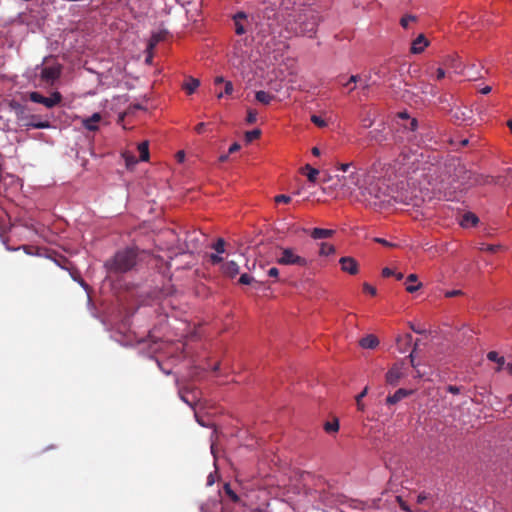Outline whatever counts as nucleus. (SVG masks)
<instances>
[{
  "mask_svg": "<svg viewBox=\"0 0 512 512\" xmlns=\"http://www.w3.org/2000/svg\"><path fill=\"white\" fill-rule=\"evenodd\" d=\"M223 493L234 503L239 501L238 495L231 488L229 483H225L223 486Z\"/></svg>",
  "mask_w": 512,
  "mask_h": 512,
  "instance_id": "23",
  "label": "nucleus"
},
{
  "mask_svg": "<svg viewBox=\"0 0 512 512\" xmlns=\"http://www.w3.org/2000/svg\"><path fill=\"white\" fill-rule=\"evenodd\" d=\"M246 18V14L244 12H238L235 16H234V20L235 21H239V19H244Z\"/></svg>",
  "mask_w": 512,
  "mask_h": 512,
  "instance_id": "52",
  "label": "nucleus"
},
{
  "mask_svg": "<svg viewBox=\"0 0 512 512\" xmlns=\"http://www.w3.org/2000/svg\"><path fill=\"white\" fill-rule=\"evenodd\" d=\"M428 72L431 74V76L435 77L437 81H440L445 78L446 72L442 67H429Z\"/></svg>",
  "mask_w": 512,
  "mask_h": 512,
  "instance_id": "24",
  "label": "nucleus"
},
{
  "mask_svg": "<svg viewBox=\"0 0 512 512\" xmlns=\"http://www.w3.org/2000/svg\"><path fill=\"white\" fill-rule=\"evenodd\" d=\"M413 393V390H406L403 388L398 389L393 395L387 397L386 402L388 404H396L402 399L410 396Z\"/></svg>",
  "mask_w": 512,
  "mask_h": 512,
  "instance_id": "12",
  "label": "nucleus"
},
{
  "mask_svg": "<svg viewBox=\"0 0 512 512\" xmlns=\"http://www.w3.org/2000/svg\"><path fill=\"white\" fill-rule=\"evenodd\" d=\"M478 223V217L473 213H466L462 216L460 225L464 228L473 227Z\"/></svg>",
  "mask_w": 512,
  "mask_h": 512,
  "instance_id": "18",
  "label": "nucleus"
},
{
  "mask_svg": "<svg viewBox=\"0 0 512 512\" xmlns=\"http://www.w3.org/2000/svg\"><path fill=\"white\" fill-rule=\"evenodd\" d=\"M507 126L510 129V131L512 132V119L507 121Z\"/></svg>",
  "mask_w": 512,
  "mask_h": 512,
  "instance_id": "63",
  "label": "nucleus"
},
{
  "mask_svg": "<svg viewBox=\"0 0 512 512\" xmlns=\"http://www.w3.org/2000/svg\"><path fill=\"white\" fill-rule=\"evenodd\" d=\"M311 121L318 127L323 128L327 126V122L320 116L312 115Z\"/></svg>",
  "mask_w": 512,
  "mask_h": 512,
  "instance_id": "34",
  "label": "nucleus"
},
{
  "mask_svg": "<svg viewBox=\"0 0 512 512\" xmlns=\"http://www.w3.org/2000/svg\"><path fill=\"white\" fill-rule=\"evenodd\" d=\"M278 263L282 265H296L304 267L307 265V260L298 255L292 248H284L278 258Z\"/></svg>",
  "mask_w": 512,
  "mask_h": 512,
  "instance_id": "5",
  "label": "nucleus"
},
{
  "mask_svg": "<svg viewBox=\"0 0 512 512\" xmlns=\"http://www.w3.org/2000/svg\"><path fill=\"white\" fill-rule=\"evenodd\" d=\"M409 358H410L411 365H412L413 367H415L413 353H411V354L409 355Z\"/></svg>",
  "mask_w": 512,
  "mask_h": 512,
  "instance_id": "61",
  "label": "nucleus"
},
{
  "mask_svg": "<svg viewBox=\"0 0 512 512\" xmlns=\"http://www.w3.org/2000/svg\"><path fill=\"white\" fill-rule=\"evenodd\" d=\"M367 393H368V387H365L363 389V391L356 396L355 400H356L357 409L360 411H364V409H365V405L363 402H361V398H364L367 395Z\"/></svg>",
  "mask_w": 512,
  "mask_h": 512,
  "instance_id": "27",
  "label": "nucleus"
},
{
  "mask_svg": "<svg viewBox=\"0 0 512 512\" xmlns=\"http://www.w3.org/2000/svg\"><path fill=\"white\" fill-rule=\"evenodd\" d=\"M487 358H488L490 361L497 362V363H498V364H500V365H503V364H504V358H503V357H500L496 351H490V352L487 354Z\"/></svg>",
  "mask_w": 512,
  "mask_h": 512,
  "instance_id": "31",
  "label": "nucleus"
},
{
  "mask_svg": "<svg viewBox=\"0 0 512 512\" xmlns=\"http://www.w3.org/2000/svg\"><path fill=\"white\" fill-rule=\"evenodd\" d=\"M359 344L364 349H374L378 346L379 340L375 335L370 334L363 337Z\"/></svg>",
  "mask_w": 512,
  "mask_h": 512,
  "instance_id": "16",
  "label": "nucleus"
},
{
  "mask_svg": "<svg viewBox=\"0 0 512 512\" xmlns=\"http://www.w3.org/2000/svg\"><path fill=\"white\" fill-rule=\"evenodd\" d=\"M184 157H185L184 151L177 152V158L179 161H183Z\"/></svg>",
  "mask_w": 512,
  "mask_h": 512,
  "instance_id": "58",
  "label": "nucleus"
},
{
  "mask_svg": "<svg viewBox=\"0 0 512 512\" xmlns=\"http://www.w3.org/2000/svg\"><path fill=\"white\" fill-rule=\"evenodd\" d=\"M137 260V251L134 248H126L118 251L114 257L105 263L109 273L121 274L131 270Z\"/></svg>",
  "mask_w": 512,
  "mask_h": 512,
  "instance_id": "2",
  "label": "nucleus"
},
{
  "mask_svg": "<svg viewBox=\"0 0 512 512\" xmlns=\"http://www.w3.org/2000/svg\"><path fill=\"white\" fill-rule=\"evenodd\" d=\"M235 26H236V33L238 35H241V34H243L245 32V29H244L243 25L240 24L239 21H235Z\"/></svg>",
  "mask_w": 512,
  "mask_h": 512,
  "instance_id": "44",
  "label": "nucleus"
},
{
  "mask_svg": "<svg viewBox=\"0 0 512 512\" xmlns=\"http://www.w3.org/2000/svg\"><path fill=\"white\" fill-rule=\"evenodd\" d=\"M200 86V81L193 77H188L186 81L183 83L182 88L186 91L188 95L193 94L196 89Z\"/></svg>",
  "mask_w": 512,
  "mask_h": 512,
  "instance_id": "17",
  "label": "nucleus"
},
{
  "mask_svg": "<svg viewBox=\"0 0 512 512\" xmlns=\"http://www.w3.org/2000/svg\"><path fill=\"white\" fill-rule=\"evenodd\" d=\"M222 260V257H220L218 253L210 255V261L212 264H219L220 262H222Z\"/></svg>",
  "mask_w": 512,
  "mask_h": 512,
  "instance_id": "38",
  "label": "nucleus"
},
{
  "mask_svg": "<svg viewBox=\"0 0 512 512\" xmlns=\"http://www.w3.org/2000/svg\"><path fill=\"white\" fill-rule=\"evenodd\" d=\"M311 153L314 155V156H319L320 155V149L318 147H313L311 149Z\"/></svg>",
  "mask_w": 512,
  "mask_h": 512,
  "instance_id": "56",
  "label": "nucleus"
},
{
  "mask_svg": "<svg viewBox=\"0 0 512 512\" xmlns=\"http://www.w3.org/2000/svg\"><path fill=\"white\" fill-rule=\"evenodd\" d=\"M214 84H215V86H218V85H221V84L225 85V81H224L223 77L217 76L215 78V80H214Z\"/></svg>",
  "mask_w": 512,
  "mask_h": 512,
  "instance_id": "51",
  "label": "nucleus"
},
{
  "mask_svg": "<svg viewBox=\"0 0 512 512\" xmlns=\"http://www.w3.org/2000/svg\"><path fill=\"white\" fill-rule=\"evenodd\" d=\"M359 79V76L357 75H352L349 77V79L345 82H342L341 80H339V83L343 86V87H346L349 89V91H353L355 89V84L356 82L358 81Z\"/></svg>",
  "mask_w": 512,
  "mask_h": 512,
  "instance_id": "26",
  "label": "nucleus"
},
{
  "mask_svg": "<svg viewBox=\"0 0 512 512\" xmlns=\"http://www.w3.org/2000/svg\"><path fill=\"white\" fill-rule=\"evenodd\" d=\"M240 148H241L240 144H239V143H237V142H235V143H233V144L230 146V148H229V150H228V154L235 153V152H237Z\"/></svg>",
  "mask_w": 512,
  "mask_h": 512,
  "instance_id": "42",
  "label": "nucleus"
},
{
  "mask_svg": "<svg viewBox=\"0 0 512 512\" xmlns=\"http://www.w3.org/2000/svg\"><path fill=\"white\" fill-rule=\"evenodd\" d=\"M429 45V41L425 38L423 34H420L412 43L411 52L414 54H418L424 51V49Z\"/></svg>",
  "mask_w": 512,
  "mask_h": 512,
  "instance_id": "13",
  "label": "nucleus"
},
{
  "mask_svg": "<svg viewBox=\"0 0 512 512\" xmlns=\"http://www.w3.org/2000/svg\"><path fill=\"white\" fill-rule=\"evenodd\" d=\"M363 291L368 293V294H370L371 296H375L376 295V288L371 286L368 283H364L363 284Z\"/></svg>",
  "mask_w": 512,
  "mask_h": 512,
  "instance_id": "37",
  "label": "nucleus"
},
{
  "mask_svg": "<svg viewBox=\"0 0 512 512\" xmlns=\"http://www.w3.org/2000/svg\"><path fill=\"white\" fill-rule=\"evenodd\" d=\"M204 128H205V123L201 122V123L196 125L195 131L197 133L201 134L204 131Z\"/></svg>",
  "mask_w": 512,
  "mask_h": 512,
  "instance_id": "50",
  "label": "nucleus"
},
{
  "mask_svg": "<svg viewBox=\"0 0 512 512\" xmlns=\"http://www.w3.org/2000/svg\"><path fill=\"white\" fill-rule=\"evenodd\" d=\"M416 21V17L412 15H406L401 18L400 24L403 28H408L409 24Z\"/></svg>",
  "mask_w": 512,
  "mask_h": 512,
  "instance_id": "33",
  "label": "nucleus"
},
{
  "mask_svg": "<svg viewBox=\"0 0 512 512\" xmlns=\"http://www.w3.org/2000/svg\"><path fill=\"white\" fill-rule=\"evenodd\" d=\"M375 242L377 243H380L384 246H387V247H393L394 245L388 241H386L385 239H382V238H375Z\"/></svg>",
  "mask_w": 512,
  "mask_h": 512,
  "instance_id": "45",
  "label": "nucleus"
},
{
  "mask_svg": "<svg viewBox=\"0 0 512 512\" xmlns=\"http://www.w3.org/2000/svg\"><path fill=\"white\" fill-rule=\"evenodd\" d=\"M228 157H229L228 153L227 154H223V155H220L218 160H219V162L223 163V162L228 160Z\"/></svg>",
  "mask_w": 512,
  "mask_h": 512,
  "instance_id": "55",
  "label": "nucleus"
},
{
  "mask_svg": "<svg viewBox=\"0 0 512 512\" xmlns=\"http://www.w3.org/2000/svg\"><path fill=\"white\" fill-rule=\"evenodd\" d=\"M186 242H196L198 241V238L194 235V233L187 234L185 238Z\"/></svg>",
  "mask_w": 512,
  "mask_h": 512,
  "instance_id": "47",
  "label": "nucleus"
},
{
  "mask_svg": "<svg viewBox=\"0 0 512 512\" xmlns=\"http://www.w3.org/2000/svg\"><path fill=\"white\" fill-rule=\"evenodd\" d=\"M324 430L327 433H335L339 430V421L337 418L333 419L331 422H326L324 424Z\"/></svg>",
  "mask_w": 512,
  "mask_h": 512,
  "instance_id": "25",
  "label": "nucleus"
},
{
  "mask_svg": "<svg viewBox=\"0 0 512 512\" xmlns=\"http://www.w3.org/2000/svg\"><path fill=\"white\" fill-rule=\"evenodd\" d=\"M273 98L274 96L269 93H266L264 91H258V102H261L263 104H269Z\"/></svg>",
  "mask_w": 512,
  "mask_h": 512,
  "instance_id": "28",
  "label": "nucleus"
},
{
  "mask_svg": "<svg viewBox=\"0 0 512 512\" xmlns=\"http://www.w3.org/2000/svg\"><path fill=\"white\" fill-rule=\"evenodd\" d=\"M480 92H481L482 94H488V93H490V92H491V87H490V86H485V87H483V88L480 90Z\"/></svg>",
  "mask_w": 512,
  "mask_h": 512,
  "instance_id": "54",
  "label": "nucleus"
},
{
  "mask_svg": "<svg viewBox=\"0 0 512 512\" xmlns=\"http://www.w3.org/2000/svg\"><path fill=\"white\" fill-rule=\"evenodd\" d=\"M316 27L317 21L313 14L296 13L287 19V29L295 35L312 37Z\"/></svg>",
  "mask_w": 512,
  "mask_h": 512,
  "instance_id": "3",
  "label": "nucleus"
},
{
  "mask_svg": "<svg viewBox=\"0 0 512 512\" xmlns=\"http://www.w3.org/2000/svg\"><path fill=\"white\" fill-rule=\"evenodd\" d=\"M334 233L335 231L331 229L314 228L311 230L310 236L313 239H326L332 237Z\"/></svg>",
  "mask_w": 512,
  "mask_h": 512,
  "instance_id": "15",
  "label": "nucleus"
},
{
  "mask_svg": "<svg viewBox=\"0 0 512 512\" xmlns=\"http://www.w3.org/2000/svg\"><path fill=\"white\" fill-rule=\"evenodd\" d=\"M29 99L34 103H39L47 108H52L61 102L62 96L59 92H54L49 97H45L39 92H31L29 94Z\"/></svg>",
  "mask_w": 512,
  "mask_h": 512,
  "instance_id": "6",
  "label": "nucleus"
},
{
  "mask_svg": "<svg viewBox=\"0 0 512 512\" xmlns=\"http://www.w3.org/2000/svg\"><path fill=\"white\" fill-rule=\"evenodd\" d=\"M232 92H233V84L230 81H226L225 85H224V90L223 91H219L217 93V97L218 98H222L225 95L232 94Z\"/></svg>",
  "mask_w": 512,
  "mask_h": 512,
  "instance_id": "29",
  "label": "nucleus"
},
{
  "mask_svg": "<svg viewBox=\"0 0 512 512\" xmlns=\"http://www.w3.org/2000/svg\"><path fill=\"white\" fill-rule=\"evenodd\" d=\"M254 53V38L245 37L237 41L234 45L232 65L239 71L244 81H246V89L250 91L247 96L250 97L254 94L256 98V91L254 90V80L256 78L255 63L253 59Z\"/></svg>",
  "mask_w": 512,
  "mask_h": 512,
  "instance_id": "1",
  "label": "nucleus"
},
{
  "mask_svg": "<svg viewBox=\"0 0 512 512\" xmlns=\"http://www.w3.org/2000/svg\"><path fill=\"white\" fill-rule=\"evenodd\" d=\"M252 280V277L247 275V274H242L240 279H239V282L241 284H249Z\"/></svg>",
  "mask_w": 512,
  "mask_h": 512,
  "instance_id": "39",
  "label": "nucleus"
},
{
  "mask_svg": "<svg viewBox=\"0 0 512 512\" xmlns=\"http://www.w3.org/2000/svg\"><path fill=\"white\" fill-rule=\"evenodd\" d=\"M222 271L229 277H234L239 272V266L234 261H229L222 266Z\"/></svg>",
  "mask_w": 512,
  "mask_h": 512,
  "instance_id": "19",
  "label": "nucleus"
},
{
  "mask_svg": "<svg viewBox=\"0 0 512 512\" xmlns=\"http://www.w3.org/2000/svg\"><path fill=\"white\" fill-rule=\"evenodd\" d=\"M139 160L147 161L149 159V144L148 141H144L138 145Z\"/></svg>",
  "mask_w": 512,
  "mask_h": 512,
  "instance_id": "21",
  "label": "nucleus"
},
{
  "mask_svg": "<svg viewBox=\"0 0 512 512\" xmlns=\"http://www.w3.org/2000/svg\"><path fill=\"white\" fill-rule=\"evenodd\" d=\"M404 340H405L407 343H410V342H411V340H412V336H411V334H406V335L404 336Z\"/></svg>",
  "mask_w": 512,
  "mask_h": 512,
  "instance_id": "60",
  "label": "nucleus"
},
{
  "mask_svg": "<svg viewBox=\"0 0 512 512\" xmlns=\"http://www.w3.org/2000/svg\"><path fill=\"white\" fill-rule=\"evenodd\" d=\"M279 274V271L277 268L273 267V268H270L269 271H268V275L270 277H277Z\"/></svg>",
  "mask_w": 512,
  "mask_h": 512,
  "instance_id": "49",
  "label": "nucleus"
},
{
  "mask_svg": "<svg viewBox=\"0 0 512 512\" xmlns=\"http://www.w3.org/2000/svg\"><path fill=\"white\" fill-rule=\"evenodd\" d=\"M405 287L407 292L413 293L422 287V283L418 281L416 274H410L406 278Z\"/></svg>",
  "mask_w": 512,
  "mask_h": 512,
  "instance_id": "14",
  "label": "nucleus"
},
{
  "mask_svg": "<svg viewBox=\"0 0 512 512\" xmlns=\"http://www.w3.org/2000/svg\"><path fill=\"white\" fill-rule=\"evenodd\" d=\"M274 201L276 203H285V204H288L291 202V197L290 196H287V195H284V194H281V195H277L274 197Z\"/></svg>",
  "mask_w": 512,
  "mask_h": 512,
  "instance_id": "36",
  "label": "nucleus"
},
{
  "mask_svg": "<svg viewBox=\"0 0 512 512\" xmlns=\"http://www.w3.org/2000/svg\"><path fill=\"white\" fill-rule=\"evenodd\" d=\"M256 139V129L247 131L245 133V143L249 144L252 143Z\"/></svg>",
  "mask_w": 512,
  "mask_h": 512,
  "instance_id": "35",
  "label": "nucleus"
},
{
  "mask_svg": "<svg viewBox=\"0 0 512 512\" xmlns=\"http://www.w3.org/2000/svg\"><path fill=\"white\" fill-rule=\"evenodd\" d=\"M162 39L161 34H153L149 40L147 49L152 50Z\"/></svg>",
  "mask_w": 512,
  "mask_h": 512,
  "instance_id": "30",
  "label": "nucleus"
},
{
  "mask_svg": "<svg viewBox=\"0 0 512 512\" xmlns=\"http://www.w3.org/2000/svg\"><path fill=\"white\" fill-rule=\"evenodd\" d=\"M11 107L15 112L16 121L20 127H25L26 129H46L51 127L49 121H42L39 116L30 114L28 109L23 105L13 102L11 103Z\"/></svg>",
  "mask_w": 512,
  "mask_h": 512,
  "instance_id": "4",
  "label": "nucleus"
},
{
  "mask_svg": "<svg viewBox=\"0 0 512 512\" xmlns=\"http://www.w3.org/2000/svg\"><path fill=\"white\" fill-rule=\"evenodd\" d=\"M382 275H383V277H389V276H391V275H394V272H393V270H392V269H390V268H388V267H385V268H383V270H382Z\"/></svg>",
  "mask_w": 512,
  "mask_h": 512,
  "instance_id": "46",
  "label": "nucleus"
},
{
  "mask_svg": "<svg viewBox=\"0 0 512 512\" xmlns=\"http://www.w3.org/2000/svg\"><path fill=\"white\" fill-rule=\"evenodd\" d=\"M397 502L399 503L401 509H403L404 511H407V512H410V508L409 506L402 500L401 497H397Z\"/></svg>",
  "mask_w": 512,
  "mask_h": 512,
  "instance_id": "41",
  "label": "nucleus"
},
{
  "mask_svg": "<svg viewBox=\"0 0 512 512\" xmlns=\"http://www.w3.org/2000/svg\"><path fill=\"white\" fill-rule=\"evenodd\" d=\"M213 483H214V477L210 473L209 476L207 477V485H212Z\"/></svg>",
  "mask_w": 512,
  "mask_h": 512,
  "instance_id": "57",
  "label": "nucleus"
},
{
  "mask_svg": "<svg viewBox=\"0 0 512 512\" xmlns=\"http://www.w3.org/2000/svg\"><path fill=\"white\" fill-rule=\"evenodd\" d=\"M131 108H134V109H143V107H142L140 104L133 105V106H131Z\"/></svg>",
  "mask_w": 512,
  "mask_h": 512,
  "instance_id": "64",
  "label": "nucleus"
},
{
  "mask_svg": "<svg viewBox=\"0 0 512 512\" xmlns=\"http://www.w3.org/2000/svg\"><path fill=\"white\" fill-rule=\"evenodd\" d=\"M335 253V247L332 244L322 242L320 244L319 255L329 256Z\"/></svg>",
  "mask_w": 512,
  "mask_h": 512,
  "instance_id": "22",
  "label": "nucleus"
},
{
  "mask_svg": "<svg viewBox=\"0 0 512 512\" xmlns=\"http://www.w3.org/2000/svg\"><path fill=\"white\" fill-rule=\"evenodd\" d=\"M339 189L344 193H352L360 184V175L356 171L350 172L339 178Z\"/></svg>",
  "mask_w": 512,
  "mask_h": 512,
  "instance_id": "7",
  "label": "nucleus"
},
{
  "mask_svg": "<svg viewBox=\"0 0 512 512\" xmlns=\"http://www.w3.org/2000/svg\"><path fill=\"white\" fill-rule=\"evenodd\" d=\"M351 166H353V163L339 164V165L337 166V169H338V170H340V171H342V172H344V173H346V172H348V169H349Z\"/></svg>",
  "mask_w": 512,
  "mask_h": 512,
  "instance_id": "40",
  "label": "nucleus"
},
{
  "mask_svg": "<svg viewBox=\"0 0 512 512\" xmlns=\"http://www.w3.org/2000/svg\"><path fill=\"white\" fill-rule=\"evenodd\" d=\"M394 275H395L397 280H401L403 278V274L402 273H397V274L394 273Z\"/></svg>",
  "mask_w": 512,
  "mask_h": 512,
  "instance_id": "62",
  "label": "nucleus"
},
{
  "mask_svg": "<svg viewBox=\"0 0 512 512\" xmlns=\"http://www.w3.org/2000/svg\"><path fill=\"white\" fill-rule=\"evenodd\" d=\"M447 391L451 394H459L460 393V387L458 386H454V385H449L447 387Z\"/></svg>",
  "mask_w": 512,
  "mask_h": 512,
  "instance_id": "43",
  "label": "nucleus"
},
{
  "mask_svg": "<svg viewBox=\"0 0 512 512\" xmlns=\"http://www.w3.org/2000/svg\"><path fill=\"white\" fill-rule=\"evenodd\" d=\"M302 173H305L308 180L312 183H315L317 181V177L319 175V171L313 167H311L309 164H306L302 168Z\"/></svg>",
  "mask_w": 512,
  "mask_h": 512,
  "instance_id": "20",
  "label": "nucleus"
},
{
  "mask_svg": "<svg viewBox=\"0 0 512 512\" xmlns=\"http://www.w3.org/2000/svg\"><path fill=\"white\" fill-rule=\"evenodd\" d=\"M339 262L342 271L347 272L351 275H354L358 272V264L354 258L342 257Z\"/></svg>",
  "mask_w": 512,
  "mask_h": 512,
  "instance_id": "10",
  "label": "nucleus"
},
{
  "mask_svg": "<svg viewBox=\"0 0 512 512\" xmlns=\"http://www.w3.org/2000/svg\"><path fill=\"white\" fill-rule=\"evenodd\" d=\"M60 76V71L56 67H44L41 71V79L46 83L54 82Z\"/></svg>",
  "mask_w": 512,
  "mask_h": 512,
  "instance_id": "11",
  "label": "nucleus"
},
{
  "mask_svg": "<svg viewBox=\"0 0 512 512\" xmlns=\"http://www.w3.org/2000/svg\"><path fill=\"white\" fill-rule=\"evenodd\" d=\"M404 376L403 365L395 364L386 374V381L389 384H396Z\"/></svg>",
  "mask_w": 512,
  "mask_h": 512,
  "instance_id": "8",
  "label": "nucleus"
},
{
  "mask_svg": "<svg viewBox=\"0 0 512 512\" xmlns=\"http://www.w3.org/2000/svg\"><path fill=\"white\" fill-rule=\"evenodd\" d=\"M426 499V496L424 494H420L417 497V502L422 503Z\"/></svg>",
  "mask_w": 512,
  "mask_h": 512,
  "instance_id": "59",
  "label": "nucleus"
},
{
  "mask_svg": "<svg viewBox=\"0 0 512 512\" xmlns=\"http://www.w3.org/2000/svg\"><path fill=\"white\" fill-rule=\"evenodd\" d=\"M213 249L218 253L222 254L225 251V241L222 238H219L213 245Z\"/></svg>",
  "mask_w": 512,
  "mask_h": 512,
  "instance_id": "32",
  "label": "nucleus"
},
{
  "mask_svg": "<svg viewBox=\"0 0 512 512\" xmlns=\"http://www.w3.org/2000/svg\"><path fill=\"white\" fill-rule=\"evenodd\" d=\"M483 250H486L489 252H495L497 250V247L494 245H488L486 248H483Z\"/></svg>",
  "mask_w": 512,
  "mask_h": 512,
  "instance_id": "53",
  "label": "nucleus"
},
{
  "mask_svg": "<svg viewBox=\"0 0 512 512\" xmlns=\"http://www.w3.org/2000/svg\"><path fill=\"white\" fill-rule=\"evenodd\" d=\"M255 120H256L255 113H254V111L250 110V111L248 112L247 121H248L249 123H252V122H254Z\"/></svg>",
  "mask_w": 512,
  "mask_h": 512,
  "instance_id": "48",
  "label": "nucleus"
},
{
  "mask_svg": "<svg viewBox=\"0 0 512 512\" xmlns=\"http://www.w3.org/2000/svg\"><path fill=\"white\" fill-rule=\"evenodd\" d=\"M102 120L100 113H94L92 116L82 119V126L88 131L96 132L99 130L98 123Z\"/></svg>",
  "mask_w": 512,
  "mask_h": 512,
  "instance_id": "9",
  "label": "nucleus"
}]
</instances>
